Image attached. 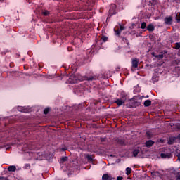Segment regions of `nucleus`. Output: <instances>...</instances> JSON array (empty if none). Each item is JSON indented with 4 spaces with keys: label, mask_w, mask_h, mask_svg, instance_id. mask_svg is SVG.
Returning a JSON list of instances; mask_svg holds the SVG:
<instances>
[{
    "label": "nucleus",
    "mask_w": 180,
    "mask_h": 180,
    "mask_svg": "<svg viewBox=\"0 0 180 180\" xmlns=\"http://www.w3.org/2000/svg\"><path fill=\"white\" fill-rule=\"evenodd\" d=\"M152 56H153V57H155V58H157V55L155 54V53H152Z\"/></svg>",
    "instance_id": "nucleus-33"
},
{
    "label": "nucleus",
    "mask_w": 180,
    "mask_h": 180,
    "mask_svg": "<svg viewBox=\"0 0 180 180\" xmlns=\"http://www.w3.org/2000/svg\"><path fill=\"white\" fill-rule=\"evenodd\" d=\"M117 180H123V177L122 176H118L117 178Z\"/></svg>",
    "instance_id": "nucleus-31"
},
{
    "label": "nucleus",
    "mask_w": 180,
    "mask_h": 180,
    "mask_svg": "<svg viewBox=\"0 0 180 180\" xmlns=\"http://www.w3.org/2000/svg\"><path fill=\"white\" fill-rule=\"evenodd\" d=\"M101 39L105 43L108 41V37L102 36Z\"/></svg>",
    "instance_id": "nucleus-20"
},
{
    "label": "nucleus",
    "mask_w": 180,
    "mask_h": 180,
    "mask_svg": "<svg viewBox=\"0 0 180 180\" xmlns=\"http://www.w3.org/2000/svg\"><path fill=\"white\" fill-rule=\"evenodd\" d=\"M44 16H48V15H50V12H49V11L45 10L42 12Z\"/></svg>",
    "instance_id": "nucleus-19"
},
{
    "label": "nucleus",
    "mask_w": 180,
    "mask_h": 180,
    "mask_svg": "<svg viewBox=\"0 0 180 180\" xmlns=\"http://www.w3.org/2000/svg\"><path fill=\"white\" fill-rule=\"evenodd\" d=\"M176 180H180V174H178V175L176 176Z\"/></svg>",
    "instance_id": "nucleus-32"
},
{
    "label": "nucleus",
    "mask_w": 180,
    "mask_h": 180,
    "mask_svg": "<svg viewBox=\"0 0 180 180\" xmlns=\"http://www.w3.org/2000/svg\"><path fill=\"white\" fill-rule=\"evenodd\" d=\"M155 29V27L153 24H149L148 26L147 27V30H148V32H154Z\"/></svg>",
    "instance_id": "nucleus-7"
},
{
    "label": "nucleus",
    "mask_w": 180,
    "mask_h": 180,
    "mask_svg": "<svg viewBox=\"0 0 180 180\" xmlns=\"http://www.w3.org/2000/svg\"><path fill=\"white\" fill-rule=\"evenodd\" d=\"M139 153H140V150H139V149L134 150V151L132 152L133 156L136 157L137 155H139Z\"/></svg>",
    "instance_id": "nucleus-14"
},
{
    "label": "nucleus",
    "mask_w": 180,
    "mask_h": 180,
    "mask_svg": "<svg viewBox=\"0 0 180 180\" xmlns=\"http://www.w3.org/2000/svg\"><path fill=\"white\" fill-rule=\"evenodd\" d=\"M146 98H148V96H146Z\"/></svg>",
    "instance_id": "nucleus-41"
},
{
    "label": "nucleus",
    "mask_w": 180,
    "mask_h": 180,
    "mask_svg": "<svg viewBox=\"0 0 180 180\" xmlns=\"http://www.w3.org/2000/svg\"><path fill=\"white\" fill-rule=\"evenodd\" d=\"M18 110H19L20 112H26V111H25V110H20V108H18Z\"/></svg>",
    "instance_id": "nucleus-34"
},
{
    "label": "nucleus",
    "mask_w": 180,
    "mask_h": 180,
    "mask_svg": "<svg viewBox=\"0 0 180 180\" xmlns=\"http://www.w3.org/2000/svg\"><path fill=\"white\" fill-rule=\"evenodd\" d=\"M178 158H179V161H180V153H179V155H178Z\"/></svg>",
    "instance_id": "nucleus-36"
},
{
    "label": "nucleus",
    "mask_w": 180,
    "mask_h": 180,
    "mask_svg": "<svg viewBox=\"0 0 180 180\" xmlns=\"http://www.w3.org/2000/svg\"><path fill=\"white\" fill-rule=\"evenodd\" d=\"M0 180H8L6 177H0Z\"/></svg>",
    "instance_id": "nucleus-29"
},
{
    "label": "nucleus",
    "mask_w": 180,
    "mask_h": 180,
    "mask_svg": "<svg viewBox=\"0 0 180 180\" xmlns=\"http://www.w3.org/2000/svg\"><path fill=\"white\" fill-rule=\"evenodd\" d=\"M87 158H89V156H87Z\"/></svg>",
    "instance_id": "nucleus-42"
},
{
    "label": "nucleus",
    "mask_w": 180,
    "mask_h": 180,
    "mask_svg": "<svg viewBox=\"0 0 180 180\" xmlns=\"http://www.w3.org/2000/svg\"><path fill=\"white\" fill-rule=\"evenodd\" d=\"M168 144H172V141H168Z\"/></svg>",
    "instance_id": "nucleus-35"
},
{
    "label": "nucleus",
    "mask_w": 180,
    "mask_h": 180,
    "mask_svg": "<svg viewBox=\"0 0 180 180\" xmlns=\"http://www.w3.org/2000/svg\"><path fill=\"white\" fill-rule=\"evenodd\" d=\"M147 27V23L146 22H143L141 25V29H146Z\"/></svg>",
    "instance_id": "nucleus-18"
},
{
    "label": "nucleus",
    "mask_w": 180,
    "mask_h": 180,
    "mask_svg": "<svg viewBox=\"0 0 180 180\" xmlns=\"http://www.w3.org/2000/svg\"><path fill=\"white\" fill-rule=\"evenodd\" d=\"M76 92H81V90L76 89Z\"/></svg>",
    "instance_id": "nucleus-37"
},
{
    "label": "nucleus",
    "mask_w": 180,
    "mask_h": 180,
    "mask_svg": "<svg viewBox=\"0 0 180 180\" xmlns=\"http://www.w3.org/2000/svg\"><path fill=\"white\" fill-rule=\"evenodd\" d=\"M109 13H110V16H112V15H115V13H116V4H111V6L110 7V10H109Z\"/></svg>",
    "instance_id": "nucleus-1"
},
{
    "label": "nucleus",
    "mask_w": 180,
    "mask_h": 180,
    "mask_svg": "<svg viewBox=\"0 0 180 180\" xmlns=\"http://www.w3.org/2000/svg\"><path fill=\"white\" fill-rule=\"evenodd\" d=\"M116 36H120V33H122L119 30H115Z\"/></svg>",
    "instance_id": "nucleus-26"
},
{
    "label": "nucleus",
    "mask_w": 180,
    "mask_h": 180,
    "mask_svg": "<svg viewBox=\"0 0 180 180\" xmlns=\"http://www.w3.org/2000/svg\"><path fill=\"white\" fill-rule=\"evenodd\" d=\"M156 58H157L158 60H162V58H164V54L157 55V56H156Z\"/></svg>",
    "instance_id": "nucleus-17"
},
{
    "label": "nucleus",
    "mask_w": 180,
    "mask_h": 180,
    "mask_svg": "<svg viewBox=\"0 0 180 180\" xmlns=\"http://www.w3.org/2000/svg\"><path fill=\"white\" fill-rule=\"evenodd\" d=\"M176 50H179L180 49V42L176 43L175 47Z\"/></svg>",
    "instance_id": "nucleus-23"
},
{
    "label": "nucleus",
    "mask_w": 180,
    "mask_h": 180,
    "mask_svg": "<svg viewBox=\"0 0 180 180\" xmlns=\"http://www.w3.org/2000/svg\"><path fill=\"white\" fill-rule=\"evenodd\" d=\"M61 160L63 162L68 161V157H63Z\"/></svg>",
    "instance_id": "nucleus-27"
},
{
    "label": "nucleus",
    "mask_w": 180,
    "mask_h": 180,
    "mask_svg": "<svg viewBox=\"0 0 180 180\" xmlns=\"http://www.w3.org/2000/svg\"><path fill=\"white\" fill-rule=\"evenodd\" d=\"M176 20L177 22H180V13H177V15L176 16Z\"/></svg>",
    "instance_id": "nucleus-24"
},
{
    "label": "nucleus",
    "mask_w": 180,
    "mask_h": 180,
    "mask_svg": "<svg viewBox=\"0 0 180 180\" xmlns=\"http://www.w3.org/2000/svg\"><path fill=\"white\" fill-rule=\"evenodd\" d=\"M96 79V76H90L89 77L86 78L87 81H94Z\"/></svg>",
    "instance_id": "nucleus-15"
},
{
    "label": "nucleus",
    "mask_w": 180,
    "mask_h": 180,
    "mask_svg": "<svg viewBox=\"0 0 180 180\" xmlns=\"http://www.w3.org/2000/svg\"><path fill=\"white\" fill-rule=\"evenodd\" d=\"M50 112V108H47L44 110V115H47Z\"/></svg>",
    "instance_id": "nucleus-22"
},
{
    "label": "nucleus",
    "mask_w": 180,
    "mask_h": 180,
    "mask_svg": "<svg viewBox=\"0 0 180 180\" xmlns=\"http://www.w3.org/2000/svg\"><path fill=\"white\" fill-rule=\"evenodd\" d=\"M127 44H129V42L127 41Z\"/></svg>",
    "instance_id": "nucleus-40"
},
{
    "label": "nucleus",
    "mask_w": 180,
    "mask_h": 180,
    "mask_svg": "<svg viewBox=\"0 0 180 180\" xmlns=\"http://www.w3.org/2000/svg\"><path fill=\"white\" fill-rule=\"evenodd\" d=\"M146 136H147V137H148V139H151L153 135L151 134L150 131H147L146 132Z\"/></svg>",
    "instance_id": "nucleus-25"
},
{
    "label": "nucleus",
    "mask_w": 180,
    "mask_h": 180,
    "mask_svg": "<svg viewBox=\"0 0 180 180\" xmlns=\"http://www.w3.org/2000/svg\"><path fill=\"white\" fill-rule=\"evenodd\" d=\"M62 150H63V151H65V149H64V148H63Z\"/></svg>",
    "instance_id": "nucleus-39"
},
{
    "label": "nucleus",
    "mask_w": 180,
    "mask_h": 180,
    "mask_svg": "<svg viewBox=\"0 0 180 180\" xmlns=\"http://www.w3.org/2000/svg\"><path fill=\"white\" fill-rule=\"evenodd\" d=\"M165 25H171L172 23V17H166L165 18Z\"/></svg>",
    "instance_id": "nucleus-6"
},
{
    "label": "nucleus",
    "mask_w": 180,
    "mask_h": 180,
    "mask_svg": "<svg viewBox=\"0 0 180 180\" xmlns=\"http://www.w3.org/2000/svg\"><path fill=\"white\" fill-rule=\"evenodd\" d=\"M124 27L120 25V30H118L119 31H120L122 32V31L124 30Z\"/></svg>",
    "instance_id": "nucleus-28"
},
{
    "label": "nucleus",
    "mask_w": 180,
    "mask_h": 180,
    "mask_svg": "<svg viewBox=\"0 0 180 180\" xmlns=\"http://www.w3.org/2000/svg\"><path fill=\"white\" fill-rule=\"evenodd\" d=\"M115 179V177L112 176L110 174H105L102 176V180H112Z\"/></svg>",
    "instance_id": "nucleus-2"
},
{
    "label": "nucleus",
    "mask_w": 180,
    "mask_h": 180,
    "mask_svg": "<svg viewBox=\"0 0 180 180\" xmlns=\"http://www.w3.org/2000/svg\"><path fill=\"white\" fill-rule=\"evenodd\" d=\"M77 82V79H72V77H70L68 80V84H75Z\"/></svg>",
    "instance_id": "nucleus-13"
},
{
    "label": "nucleus",
    "mask_w": 180,
    "mask_h": 180,
    "mask_svg": "<svg viewBox=\"0 0 180 180\" xmlns=\"http://www.w3.org/2000/svg\"><path fill=\"white\" fill-rule=\"evenodd\" d=\"M8 171H9V172H15V171H16V166L15 165L9 166L8 168Z\"/></svg>",
    "instance_id": "nucleus-9"
},
{
    "label": "nucleus",
    "mask_w": 180,
    "mask_h": 180,
    "mask_svg": "<svg viewBox=\"0 0 180 180\" xmlns=\"http://www.w3.org/2000/svg\"><path fill=\"white\" fill-rule=\"evenodd\" d=\"M50 78H53V76H51Z\"/></svg>",
    "instance_id": "nucleus-43"
},
{
    "label": "nucleus",
    "mask_w": 180,
    "mask_h": 180,
    "mask_svg": "<svg viewBox=\"0 0 180 180\" xmlns=\"http://www.w3.org/2000/svg\"><path fill=\"white\" fill-rule=\"evenodd\" d=\"M160 157L161 158H172V154L170 153H161Z\"/></svg>",
    "instance_id": "nucleus-5"
},
{
    "label": "nucleus",
    "mask_w": 180,
    "mask_h": 180,
    "mask_svg": "<svg viewBox=\"0 0 180 180\" xmlns=\"http://www.w3.org/2000/svg\"><path fill=\"white\" fill-rule=\"evenodd\" d=\"M139 59H137V58H135L132 60L131 64H132V67L134 68H137V67H139Z\"/></svg>",
    "instance_id": "nucleus-3"
},
{
    "label": "nucleus",
    "mask_w": 180,
    "mask_h": 180,
    "mask_svg": "<svg viewBox=\"0 0 180 180\" xmlns=\"http://www.w3.org/2000/svg\"><path fill=\"white\" fill-rule=\"evenodd\" d=\"M176 127L178 130H180V124H176Z\"/></svg>",
    "instance_id": "nucleus-30"
},
{
    "label": "nucleus",
    "mask_w": 180,
    "mask_h": 180,
    "mask_svg": "<svg viewBox=\"0 0 180 180\" xmlns=\"http://www.w3.org/2000/svg\"><path fill=\"white\" fill-rule=\"evenodd\" d=\"M23 169H30V164H25Z\"/></svg>",
    "instance_id": "nucleus-21"
},
{
    "label": "nucleus",
    "mask_w": 180,
    "mask_h": 180,
    "mask_svg": "<svg viewBox=\"0 0 180 180\" xmlns=\"http://www.w3.org/2000/svg\"><path fill=\"white\" fill-rule=\"evenodd\" d=\"M124 100H121V98H117L114 101V103H116L117 106H122V105H124Z\"/></svg>",
    "instance_id": "nucleus-4"
},
{
    "label": "nucleus",
    "mask_w": 180,
    "mask_h": 180,
    "mask_svg": "<svg viewBox=\"0 0 180 180\" xmlns=\"http://www.w3.org/2000/svg\"><path fill=\"white\" fill-rule=\"evenodd\" d=\"M126 96H127V95L126 94V93L122 92V93H121V98H120V99L126 102V100H127Z\"/></svg>",
    "instance_id": "nucleus-10"
},
{
    "label": "nucleus",
    "mask_w": 180,
    "mask_h": 180,
    "mask_svg": "<svg viewBox=\"0 0 180 180\" xmlns=\"http://www.w3.org/2000/svg\"><path fill=\"white\" fill-rule=\"evenodd\" d=\"M124 40H125L126 41H127V39L124 38Z\"/></svg>",
    "instance_id": "nucleus-38"
},
{
    "label": "nucleus",
    "mask_w": 180,
    "mask_h": 180,
    "mask_svg": "<svg viewBox=\"0 0 180 180\" xmlns=\"http://www.w3.org/2000/svg\"><path fill=\"white\" fill-rule=\"evenodd\" d=\"M143 105L146 108L150 106L151 105V101L150 100H146L145 101V102L143 103Z\"/></svg>",
    "instance_id": "nucleus-11"
},
{
    "label": "nucleus",
    "mask_w": 180,
    "mask_h": 180,
    "mask_svg": "<svg viewBox=\"0 0 180 180\" xmlns=\"http://www.w3.org/2000/svg\"><path fill=\"white\" fill-rule=\"evenodd\" d=\"M159 79H160V77H158V76H157L155 75L152 77L153 82H158Z\"/></svg>",
    "instance_id": "nucleus-12"
},
{
    "label": "nucleus",
    "mask_w": 180,
    "mask_h": 180,
    "mask_svg": "<svg viewBox=\"0 0 180 180\" xmlns=\"http://www.w3.org/2000/svg\"><path fill=\"white\" fill-rule=\"evenodd\" d=\"M145 144H146V147L150 148V147L153 146V145L154 144V141L152 140H149V141H146Z\"/></svg>",
    "instance_id": "nucleus-8"
},
{
    "label": "nucleus",
    "mask_w": 180,
    "mask_h": 180,
    "mask_svg": "<svg viewBox=\"0 0 180 180\" xmlns=\"http://www.w3.org/2000/svg\"><path fill=\"white\" fill-rule=\"evenodd\" d=\"M126 174L127 175H130V174H131V168L130 167H127L126 168Z\"/></svg>",
    "instance_id": "nucleus-16"
}]
</instances>
